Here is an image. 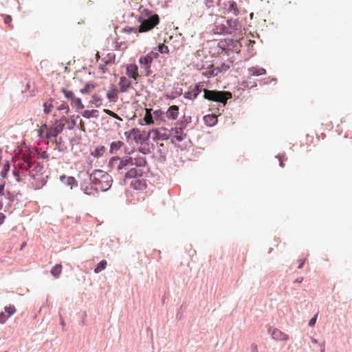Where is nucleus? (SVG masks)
<instances>
[{
	"label": "nucleus",
	"mask_w": 352,
	"mask_h": 352,
	"mask_svg": "<svg viewBox=\"0 0 352 352\" xmlns=\"http://www.w3.org/2000/svg\"><path fill=\"white\" fill-rule=\"evenodd\" d=\"M81 189L85 194L88 195H95L98 191L96 186L94 187L91 184H85L82 185Z\"/></svg>",
	"instance_id": "obj_19"
},
{
	"label": "nucleus",
	"mask_w": 352,
	"mask_h": 352,
	"mask_svg": "<svg viewBox=\"0 0 352 352\" xmlns=\"http://www.w3.org/2000/svg\"><path fill=\"white\" fill-rule=\"evenodd\" d=\"M266 71L265 69L257 67H252L248 69V74L250 76H261L265 74Z\"/></svg>",
	"instance_id": "obj_23"
},
{
	"label": "nucleus",
	"mask_w": 352,
	"mask_h": 352,
	"mask_svg": "<svg viewBox=\"0 0 352 352\" xmlns=\"http://www.w3.org/2000/svg\"><path fill=\"white\" fill-rule=\"evenodd\" d=\"M124 145V143L122 142V141H115V142H113L111 144V146H110V152L111 153H114V152H116L117 151H118L122 146Z\"/></svg>",
	"instance_id": "obj_30"
},
{
	"label": "nucleus",
	"mask_w": 352,
	"mask_h": 352,
	"mask_svg": "<svg viewBox=\"0 0 352 352\" xmlns=\"http://www.w3.org/2000/svg\"><path fill=\"white\" fill-rule=\"evenodd\" d=\"M158 52L162 54H168L169 52L168 46L162 44L158 46Z\"/></svg>",
	"instance_id": "obj_42"
},
{
	"label": "nucleus",
	"mask_w": 352,
	"mask_h": 352,
	"mask_svg": "<svg viewBox=\"0 0 352 352\" xmlns=\"http://www.w3.org/2000/svg\"><path fill=\"white\" fill-rule=\"evenodd\" d=\"M280 166L281 167H283V166H284V164H283V160H280Z\"/></svg>",
	"instance_id": "obj_54"
},
{
	"label": "nucleus",
	"mask_w": 352,
	"mask_h": 352,
	"mask_svg": "<svg viewBox=\"0 0 352 352\" xmlns=\"http://www.w3.org/2000/svg\"><path fill=\"white\" fill-rule=\"evenodd\" d=\"M221 70L218 67H214L213 65H210L207 70L203 73V74L207 77H210L212 76H216L220 72Z\"/></svg>",
	"instance_id": "obj_24"
},
{
	"label": "nucleus",
	"mask_w": 352,
	"mask_h": 352,
	"mask_svg": "<svg viewBox=\"0 0 352 352\" xmlns=\"http://www.w3.org/2000/svg\"><path fill=\"white\" fill-rule=\"evenodd\" d=\"M130 185L135 190H143L146 186L145 181L141 177L132 179Z\"/></svg>",
	"instance_id": "obj_15"
},
{
	"label": "nucleus",
	"mask_w": 352,
	"mask_h": 352,
	"mask_svg": "<svg viewBox=\"0 0 352 352\" xmlns=\"http://www.w3.org/2000/svg\"><path fill=\"white\" fill-rule=\"evenodd\" d=\"M272 338L276 340H287L288 339L287 335L281 332L279 329H273L271 332Z\"/></svg>",
	"instance_id": "obj_21"
},
{
	"label": "nucleus",
	"mask_w": 352,
	"mask_h": 352,
	"mask_svg": "<svg viewBox=\"0 0 352 352\" xmlns=\"http://www.w3.org/2000/svg\"><path fill=\"white\" fill-rule=\"evenodd\" d=\"M204 120L207 125L212 126L217 124V117L214 115H207L204 117Z\"/></svg>",
	"instance_id": "obj_25"
},
{
	"label": "nucleus",
	"mask_w": 352,
	"mask_h": 352,
	"mask_svg": "<svg viewBox=\"0 0 352 352\" xmlns=\"http://www.w3.org/2000/svg\"><path fill=\"white\" fill-rule=\"evenodd\" d=\"M62 272V265L57 264L51 270V274L55 277L58 278Z\"/></svg>",
	"instance_id": "obj_32"
},
{
	"label": "nucleus",
	"mask_w": 352,
	"mask_h": 352,
	"mask_svg": "<svg viewBox=\"0 0 352 352\" xmlns=\"http://www.w3.org/2000/svg\"><path fill=\"white\" fill-rule=\"evenodd\" d=\"M228 12L232 13L235 16L239 14V12L237 8V5H236V2L233 1H228Z\"/></svg>",
	"instance_id": "obj_27"
},
{
	"label": "nucleus",
	"mask_w": 352,
	"mask_h": 352,
	"mask_svg": "<svg viewBox=\"0 0 352 352\" xmlns=\"http://www.w3.org/2000/svg\"><path fill=\"white\" fill-rule=\"evenodd\" d=\"M152 60L153 58L151 55L148 54L144 56H141L140 58L139 62L142 67L147 69L150 67Z\"/></svg>",
	"instance_id": "obj_22"
},
{
	"label": "nucleus",
	"mask_w": 352,
	"mask_h": 352,
	"mask_svg": "<svg viewBox=\"0 0 352 352\" xmlns=\"http://www.w3.org/2000/svg\"><path fill=\"white\" fill-rule=\"evenodd\" d=\"M148 139L151 138L154 142L159 140H166L169 138L170 134L167 130L163 127L160 129H153L148 133Z\"/></svg>",
	"instance_id": "obj_7"
},
{
	"label": "nucleus",
	"mask_w": 352,
	"mask_h": 352,
	"mask_svg": "<svg viewBox=\"0 0 352 352\" xmlns=\"http://www.w3.org/2000/svg\"><path fill=\"white\" fill-rule=\"evenodd\" d=\"M61 324L63 325V326L65 325L64 321H63V320L61 321Z\"/></svg>",
	"instance_id": "obj_59"
},
{
	"label": "nucleus",
	"mask_w": 352,
	"mask_h": 352,
	"mask_svg": "<svg viewBox=\"0 0 352 352\" xmlns=\"http://www.w3.org/2000/svg\"><path fill=\"white\" fill-rule=\"evenodd\" d=\"M76 125V122L75 120H72L71 121V124L69 126V128L72 129L73 126H74Z\"/></svg>",
	"instance_id": "obj_52"
},
{
	"label": "nucleus",
	"mask_w": 352,
	"mask_h": 352,
	"mask_svg": "<svg viewBox=\"0 0 352 352\" xmlns=\"http://www.w3.org/2000/svg\"><path fill=\"white\" fill-rule=\"evenodd\" d=\"M104 112L106 113L107 115L116 118V119H118L119 120H122V118L118 115L116 114V113L113 112L111 110H109V109H104Z\"/></svg>",
	"instance_id": "obj_41"
},
{
	"label": "nucleus",
	"mask_w": 352,
	"mask_h": 352,
	"mask_svg": "<svg viewBox=\"0 0 352 352\" xmlns=\"http://www.w3.org/2000/svg\"><path fill=\"white\" fill-rule=\"evenodd\" d=\"M37 154L39 157L42 159H48L49 155L45 151H42L41 149L37 150Z\"/></svg>",
	"instance_id": "obj_43"
},
{
	"label": "nucleus",
	"mask_w": 352,
	"mask_h": 352,
	"mask_svg": "<svg viewBox=\"0 0 352 352\" xmlns=\"http://www.w3.org/2000/svg\"><path fill=\"white\" fill-rule=\"evenodd\" d=\"M5 184H0V210L3 207V197L5 196Z\"/></svg>",
	"instance_id": "obj_40"
},
{
	"label": "nucleus",
	"mask_w": 352,
	"mask_h": 352,
	"mask_svg": "<svg viewBox=\"0 0 352 352\" xmlns=\"http://www.w3.org/2000/svg\"><path fill=\"white\" fill-rule=\"evenodd\" d=\"M61 92L63 94L65 98H67V100H69L70 101H72V100H74L75 95L72 91L69 90L66 88H62Z\"/></svg>",
	"instance_id": "obj_31"
},
{
	"label": "nucleus",
	"mask_w": 352,
	"mask_h": 352,
	"mask_svg": "<svg viewBox=\"0 0 352 352\" xmlns=\"http://www.w3.org/2000/svg\"><path fill=\"white\" fill-rule=\"evenodd\" d=\"M16 311V309L14 305H9L8 306H6L4 311L0 313V323L4 324Z\"/></svg>",
	"instance_id": "obj_10"
},
{
	"label": "nucleus",
	"mask_w": 352,
	"mask_h": 352,
	"mask_svg": "<svg viewBox=\"0 0 352 352\" xmlns=\"http://www.w3.org/2000/svg\"><path fill=\"white\" fill-rule=\"evenodd\" d=\"M65 178H66L65 176H61L60 177V179H61L62 181H63V179H65Z\"/></svg>",
	"instance_id": "obj_57"
},
{
	"label": "nucleus",
	"mask_w": 352,
	"mask_h": 352,
	"mask_svg": "<svg viewBox=\"0 0 352 352\" xmlns=\"http://www.w3.org/2000/svg\"><path fill=\"white\" fill-rule=\"evenodd\" d=\"M95 88V85L91 83H87L85 86L82 88L80 91L82 94H87L91 92Z\"/></svg>",
	"instance_id": "obj_36"
},
{
	"label": "nucleus",
	"mask_w": 352,
	"mask_h": 352,
	"mask_svg": "<svg viewBox=\"0 0 352 352\" xmlns=\"http://www.w3.org/2000/svg\"><path fill=\"white\" fill-rule=\"evenodd\" d=\"M179 115V107L176 105L170 106L166 113V116L168 119L176 120Z\"/></svg>",
	"instance_id": "obj_16"
},
{
	"label": "nucleus",
	"mask_w": 352,
	"mask_h": 352,
	"mask_svg": "<svg viewBox=\"0 0 352 352\" xmlns=\"http://www.w3.org/2000/svg\"><path fill=\"white\" fill-rule=\"evenodd\" d=\"M96 58H97V59L100 58V55H99V53H98V52H97V54H96Z\"/></svg>",
	"instance_id": "obj_56"
},
{
	"label": "nucleus",
	"mask_w": 352,
	"mask_h": 352,
	"mask_svg": "<svg viewBox=\"0 0 352 352\" xmlns=\"http://www.w3.org/2000/svg\"><path fill=\"white\" fill-rule=\"evenodd\" d=\"M6 219V216L3 213H0V225H1Z\"/></svg>",
	"instance_id": "obj_47"
},
{
	"label": "nucleus",
	"mask_w": 352,
	"mask_h": 352,
	"mask_svg": "<svg viewBox=\"0 0 352 352\" xmlns=\"http://www.w3.org/2000/svg\"><path fill=\"white\" fill-rule=\"evenodd\" d=\"M131 82L124 76L120 78L118 83L120 87V91L121 93L126 92L131 87Z\"/></svg>",
	"instance_id": "obj_18"
},
{
	"label": "nucleus",
	"mask_w": 352,
	"mask_h": 352,
	"mask_svg": "<svg viewBox=\"0 0 352 352\" xmlns=\"http://www.w3.org/2000/svg\"><path fill=\"white\" fill-rule=\"evenodd\" d=\"M47 131V126L46 124L42 125L40 129L37 130V135L40 138L45 137Z\"/></svg>",
	"instance_id": "obj_37"
},
{
	"label": "nucleus",
	"mask_w": 352,
	"mask_h": 352,
	"mask_svg": "<svg viewBox=\"0 0 352 352\" xmlns=\"http://www.w3.org/2000/svg\"><path fill=\"white\" fill-rule=\"evenodd\" d=\"M213 31L214 34H226V21L222 22L217 21L214 23V28L213 29Z\"/></svg>",
	"instance_id": "obj_20"
},
{
	"label": "nucleus",
	"mask_w": 352,
	"mask_h": 352,
	"mask_svg": "<svg viewBox=\"0 0 352 352\" xmlns=\"http://www.w3.org/2000/svg\"><path fill=\"white\" fill-rule=\"evenodd\" d=\"M63 120H65V117H64L60 121H56L53 126L47 128V131L45 135V138L47 139L56 138L60 133H61L65 126V124L61 122V121Z\"/></svg>",
	"instance_id": "obj_8"
},
{
	"label": "nucleus",
	"mask_w": 352,
	"mask_h": 352,
	"mask_svg": "<svg viewBox=\"0 0 352 352\" xmlns=\"http://www.w3.org/2000/svg\"><path fill=\"white\" fill-rule=\"evenodd\" d=\"M316 319H317V315L314 316L312 318L310 319V320L309 322V325L310 327L314 326L316 322Z\"/></svg>",
	"instance_id": "obj_45"
},
{
	"label": "nucleus",
	"mask_w": 352,
	"mask_h": 352,
	"mask_svg": "<svg viewBox=\"0 0 352 352\" xmlns=\"http://www.w3.org/2000/svg\"><path fill=\"white\" fill-rule=\"evenodd\" d=\"M312 342L316 344L318 342V341L314 338L312 339Z\"/></svg>",
	"instance_id": "obj_55"
},
{
	"label": "nucleus",
	"mask_w": 352,
	"mask_h": 352,
	"mask_svg": "<svg viewBox=\"0 0 352 352\" xmlns=\"http://www.w3.org/2000/svg\"><path fill=\"white\" fill-rule=\"evenodd\" d=\"M140 25L139 26V32H145L151 30L160 23V17L157 14H153L148 19H140Z\"/></svg>",
	"instance_id": "obj_5"
},
{
	"label": "nucleus",
	"mask_w": 352,
	"mask_h": 352,
	"mask_svg": "<svg viewBox=\"0 0 352 352\" xmlns=\"http://www.w3.org/2000/svg\"><path fill=\"white\" fill-rule=\"evenodd\" d=\"M321 352H324V346L322 348V349H321Z\"/></svg>",
	"instance_id": "obj_58"
},
{
	"label": "nucleus",
	"mask_w": 352,
	"mask_h": 352,
	"mask_svg": "<svg viewBox=\"0 0 352 352\" xmlns=\"http://www.w3.org/2000/svg\"><path fill=\"white\" fill-rule=\"evenodd\" d=\"M302 280H303V278L302 277H299V278H296L295 280V283H300L302 282Z\"/></svg>",
	"instance_id": "obj_51"
},
{
	"label": "nucleus",
	"mask_w": 352,
	"mask_h": 352,
	"mask_svg": "<svg viewBox=\"0 0 352 352\" xmlns=\"http://www.w3.org/2000/svg\"><path fill=\"white\" fill-rule=\"evenodd\" d=\"M169 134L173 137V140L175 139L178 142L182 141L186 137V134L184 133L183 129L181 127L173 128Z\"/></svg>",
	"instance_id": "obj_12"
},
{
	"label": "nucleus",
	"mask_w": 352,
	"mask_h": 352,
	"mask_svg": "<svg viewBox=\"0 0 352 352\" xmlns=\"http://www.w3.org/2000/svg\"><path fill=\"white\" fill-rule=\"evenodd\" d=\"M140 167V166H130L124 173V182H126L128 179L141 177L142 175V170L139 168Z\"/></svg>",
	"instance_id": "obj_9"
},
{
	"label": "nucleus",
	"mask_w": 352,
	"mask_h": 352,
	"mask_svg": "<svg viewBox=\"0 0 352 352\" xmlns=\"http://www.w3.org/2000/svg\"><path fill=\"white\" fill-rule=\"evenodd\" d=\"M226 34H234L236 31L241 30V25H239L238 20L236 19L226 20Z\"/></svg>",
	"instance_id": "obj_11"
},
{
	"label": "nucleus",
	"mask_w": 352,
	"mask_h": 352,
	"mask_svg": "<svg viewBox=\"0 0 352 352\" xmlns=\"http://www.w3.org/2000/svg\"><path fill=\"white\" fill-rule=\"evenodd\" d=\"M107 64V62H105V64H100L99 65L100 69L102 71V72H104L105 66Z\"/></svg>",
	"instance_id": "obj_49"
},
{
	"label": "nucleus",
	"mask_w": 352,
	"mask_h": 352,
	"mask_svg": "<svg viewBox=\"0 0 352 352\" xmlns=\"http://www.w3.org/2000/svg\"><path fill=\"white\" fill-rule=\"evenodd\" d=\"M14 167L15 169L19 168L22 172H28V175L36 181V186H43L45 183L43 164L41 163H34L32 152L28 151L18 156L14 161ZM13 174L16 177L17 182H20L19 171L15 170Z\"/></svg>",
	"instance_id": "obj_1"
},
{
	"label": "nucleus",
	"mask_w": 352,
	"mask_h": 352,
	"mask_svg": "<svg viewBox=\"0 0 352 352\" xmlns=\"http://www.w3.org/2000/svg\"><path fill=\"white\" fill-rule=\"evenodd\" d=\"M72 104H74L77 110L84 109V104H82L81 99L79 98H74V100L71 101Z\"/></svg>",
	"instance_id": "obj_33"
},
{
	"label": "nucleus",
	"mask_w": 352,
	"mask_h": 352,
	"mask_svg": "<svg viewBox=\"0 0 352 352\" xmlns=\"http://www.w3.org/2000/svg\"><path fill=\"white\" fill-rule=\"evenodd\" d=\"M118 91L115 85H111L107 93V98L109 102H116L118 99Z\"/></svg>",
	"instance_id": "obj_17"
},
{
	"label": "nucleus",
	"mask_w": 352,
	"mask_h": 352,
	"mask_svg": "<svg viewBox=\"0 0 352 352\" xmlns=\"http://www.w3.org/2000/svg\"><path fill=\"white\" fill-rule=\"evenodd\" d=\"M90 103L94 104L96 107H99L102 104V98L97 94L92 95Z\"/></svg>",
	"instance_id": "obj_28"
},
{
	"label": "nucleus",
	"mask_w": 352,
	"mask_h": 352,
	"mask_svg": "<svg viewBox=\"0 0 352 352\" xmlns=\"http://www.w3.org/2000/svg\"><path fill=\"white\" fill-rule=\"evenodd\" d=\"M154 114H157V111H154Z\"/></svg>",
	"instance_id": "obj_60"
},
{
	"label": "nucleus",
	"mask_w": 352,
	"mask_h": 352,
	"mask_svg": "<svg viewBox=\"0 0 352 352\" xmlns=\"http://www.w3.org/2000/svg\"><path fill=\"white\" fill-rule=\"evenodd\" d=\"M80 129L82 131H85V124H84L83 121H82V120H80Z\"/></svg>",
	"instance_id": "obj_50"
},
{
	"label": "nucleus",
	"mask_w": 352,
	"mask_h": 352,
	"mask_svg": "<svg viewBox=\"0 0 352 352\" xmlns=\"http://www.w3.org/2000/svg\"><path fill=\"white\" fill-rule=\"evenodd\" d=\"M107 265V262L105 260L101 261L97 265V267L94 269L95 273H99L103 270L106 268Z\"/></svg>",
	"instance_id": "obj_35"
},
{
	"label": "nucleus",
	"mask_w": 352,
	"mask_h": 352,
	"mask_svg": "<svg viewBox=\"0 0 352 352\" xmlns=\"http://www.w3.org/2000/svg\"><path fill=\"white\" fill-rule=\"evenodd\" d=\"M97 110H85L82 112V116L85 118H90L91 117H97Z\"/></svg>",
	"instance_id": "obj_34"
},
{
	"label": "nucleus",
	"mask_w": 352,
	"mask_h": 352,
	"mask_svg": "<svg viewBox=\"0 0 352 352\" xmlns=\"http://www.w3.org/2000/svg\"><path fill=\"white\" fill-rule=\"evenodd\" d=\"M201 91V86L199 84H197L190 90L184 94V98L189 100H194L197 97Z\"/></svg>",
	"instance_id": "obj_13"
},
{
	"label": "nucleus",
	"mask_w": 352,
	"mask_h": 352,
	"mask_svg": "<svg viewBox=\"0 0 352 352\" xmlns=\"http://www.w3.org/2000/svg\"><path fill=\"white\" fill-rule=\"evenodd\" d=\"M204 98L208 100L219 102L226 104L228 99L231 98V94L228 91H221L216 90L203 89Z\"/></svg>",
	"instance_id": "obj_4"
},
{
	"label": "nucleus",
	"mask_w": 352,
	"mask_h": 352,
	"mask_svg": "<svg viewBox=\"0 0 352 352\" xmlns=\"http://www.w3.org/2000/svg\"><path fill=\"white\" fill-rule=\"evenodd\" d=\"M126 75L129 77L134 79L135 80H138V78L139 77V74L138 67L136 64L131 63L129 64L126 66Z\"/></svg>",
	"instance_id": "obj_14"
},
{
	"label": "nucleus",
	"mask_w": 352,
	"mask_h": 352,
	"mask_svg": "<svg viewBox=\"0 0 352 352\" xmlns=\"http://www.w3.org/2000/svg\"><path fill=\"white\" fill-rule=\"evenodd\" d=\"M43 107H44V112L46 114H49L52 111L54 107H53L52 101H47L44 103Z\"/></svg>",
	"instance_id": "obj_38"
},
{
	"label": "nucleus",
	"mask_w": 352,
	"mask_h": 352,
	"mask_svg": "<svg viewBox=\"0 0 352 352\" xmlns=\"http://www.w3.org/2000/svg\"><path fill=\"white\" fill-rule=\"evenodd\" d=\"M105 151L104 146H98L91 151V155L94 157H100L103 155Z\"/></svg>",
	"instance_id": "obj_26"
},
{
	"label": "nucleus",
	"mask_w": 352,
	"mask_h": 352,
	"mask_svg": "<svg viewBox=\"0 0 352 352\" xmlns=\"http://www.w3.org/2000/svg\"><path fill=\"white\" fill-rule=\"evenodd\" d=\"M151 109H146V113L144 117V121L146 124H151L154 123L153 118L151 114Z\"/></svg>",
	"instance_id": "obj_29"
},
{
	"label": "nucleus",
	"mask_w": 352,
	"mask_h": 352,
	"mask_svg": "<svg viewBox=\"0 0 352 352\" xmlns=\"http://www.w3.org/2000/svg\"><path fill=\"white\" fill-rule=\"evenodd\" d=\"M130 156L125 158L113 157L109 162V166L112 171L123 175L130 166H144L146 164L144 153L132 151Z\"/></svg>",
	"instance_id": "obj_2"
},
{
	"label": "nucleus",
	"mask_w": 352,
	"mask_h": 352,
	"mask_svg": "<svg viewBox=\"0 0 352 352\" xmlns=\"http://www.w3.org/2000/svg\"><path fill=\"white\" fill-rule=\"evenodd\" d=\"M218 47L221 49L222 52L225 51L227 53L226 50V41H220L218 43Z\"/></svg>",
	"instance_id": "obj_44"
},
{
	"label": "nucleus",
	"mask_w": 352,
	"mask_h": 352,
	"mask_svg": "<svg viewBox=\"0 0 352 352\" xmlns=\"http://www.w3.org/2000/svg\"><path fill=\"white\" fill-rule=\"evenodd\" d=\"M91 184L100 191H107L112 184V178L107 173L102 170H96L90 175Z\"/></svg>",
	"instance_id": "obj_3"
},
{
	"label": "nucleus",
	"mask_w": 352,
	"mask_h": 352,
	"mask_svg": "<svg viewBox=\"0 0 352 352\" xmlns=\"http://www.w3.org/2000/svg\"><path fill=\"white\" fill-rule=\"evenodd\" d=\"M124 30L127 31L128 32H131L133 30V28H130L129 30H127L126 28H124Z\"/></svg>",
	"instance_id": "obj_53"
},
{
	"label": "nucleus",
	"mask_w": 352,
	"mask_h": 352,
	"mask_svg": "<svg viewBox=\"0 0 352 352\" xmlns=\"http://www.w3.org/2000/svg\"><path fill=\"white\" fill-rule=\"evenodd\" d=\"M299 262V265L298 267V269H301L305 262V259L302 260V259H300L298 261Z\"/></svg>",
	"instance_id": "obj_48"
},
{
	"label": "nucleus",
	"mask_w": 352,
	"mask_h": 352,
	"mask_svg": "<svg viewBox=\"0 0 352 352\" xmlns=\"http://www.w3.org/2000/svg\"><path fill=\"white\" fill-rule=\"evenodd\" d=\"M127 141L133 140L137 144H143L148 140V135L142 134L139 129L134 128L124 133Z\"/></svg>",
	"instance_id": "obj_6"
},
{
	"label": "nucleus",
	"mask_w": 352,
	"mask_h": 352,
	"mask_svg": "<svg viewBox=\"0 0 352 352\" xmlns=\"http://www.w3.org/2000/svg\"><path fill=\"white\" fill-rule=\"evenodd\" d=\"M67 179L68 184H71V185L73 184L74 182H76L75 179L72 177H69L67 178Z\"/></svg>",
	"instance_id": "obj_46"
},
{
	"label": "nucleus",
	"mask_w": 352,
	"mask_h": 352,
	"mask_svg": "<svg viewBox=\"0 0 352 352\" xmlns=\"http://www.w3.org/2000/svg\"><path fill=\"white\" fill-rule=\"evenodd\" d=\"M57 109L58 111H64L65 114H68L69 112V107L66 102H63L61 104H60Z\"/></svg>",
	"instance_id": "obj_39"
}]
</instances>
